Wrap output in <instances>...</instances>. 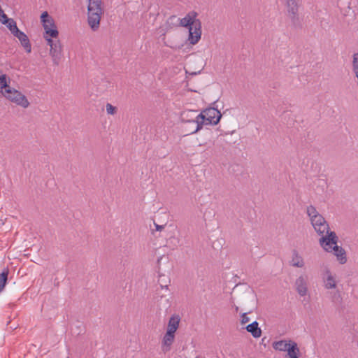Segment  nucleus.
I'll return each instance as SVG.
<instances>
[{"instance_id":"nucleus-1","label":"nucleus","mask_w":358,"mask_h":358,"mask_svg":"<svg viewBox=\"0 0 358 358\" xmlns=\"http://www.w3.org/2000/svg\"><path fill=\"white\" fill-rule=\"evenodd\" d=\"M320 236L319 243L324 250L336 256L340 264L346 263V252L341 246L338 245V237L334 231H328Z\"/></svg>"},{"instance_id":"nucleus-2","label":"nucleus","mask_w":358,"mask_h":358,"mask_svg":"<svg viewBox=\"0 0 358 358\" xmlns=\"http://www.w3.org/2000/svg\"><path fill=\"white\" fill-rule=\"evenodd\" d=\"M221 117L220 111L215 108H208L199 114L195 120H187V122L195 124L196 128L192 133H196L202 128L203 124H217Z\"/></svg>"},{"instance_id":"nucleus-3","label":"nucleus","mask_w":358,"mask_h":358,"mask_svg":"<svg viewBox=\"0 0 358 358\" xmlns=\"http://www.w3.org/2000/svg\"><path fill=\"white\" fill-rule=\"evenodd\" d=\"M196 13H189L185 17L180 20V24L189 29V41L191 44H196L201 38V23L196 19Z\"/></svg>"},{"instance_id":"nucleus-4","label":"nucleus","mask_w":358,"mask_h":358,"mask_svg":"<svg viewBox=\"0 0 358 358\" xmlns=\"http://www.w3.org/2000/svg\"><path fill=\"white\" fill-rule=\"evenodd\" d=\"M87 22L92 31H97L103 14L102 0H87Z\"/></svg>"},{"instance_id":"nucleus-5","label":"nucleus","mask_w":358,"mask_h":358,"mask_svg":"<svg viewBox=\"0 0 358 358\" xmlns=\"http://www.w3.org/2000/svg\"><path fill=\"white\" fill-rule=\"evenodd\" d=\"M306 213L313 229L319 236L329 231L328 222L324 217L319 213L315 206L312 205L307 206Z\"/></svg>"},{"instance_id":"nucleus-6","label":"nucleus","mask_w":358,"mask_h":358,"mask_svg":"<svg viewBox=\"0 0 358 358\" xmlns=\"http://www.w3.org/2000/svg\"><path fill=\"white\" fill-rule=\"evenodd\" d=\"M2 95L8 101L23 108H28L30 104L24 94L11 87L4 90V93Z\"/></svg>"},{"instance_id":"nucleus-7","label":"nucleus","mask_w":358,"mask_h":358,"mask_svg":"<svg viewBox=\"0 0 358 358\" xmlns=\"http://www.w3.org/2000/svg\"><path fill=\"white\" fill-rule=\"evenodd\" d=\"M41 20L45 30V34L49 35L52 38H57L59 35L57 28L53 18L48 12L45 11L41 14Z\"/></svg>"},{"instance_id":"nucleus-8","label":"nucleus","mask_w":358,"mask_h":358,"mask_svg":"<svg viewBox=\"0 0 358 358\" xmlns=\"http://www.w3.org/2000/svg\"><path fill=\"white\" fill-rule=\"evenodd\" d=\"M323 286L326 289H336L338 280L336 275L329 268H325L322 273Z\"/></svg>"},{"instance_id":"nucleus-9","label":"nucleus","mask_w":358,"mask_h":358,"mask_svg":"<svg viewBox=\"0 0 358 358\" xmlns=\"http://www.w3.org/2000/svg\"><path fill=\"white\" fill-rule=\"evenodd\" d=\"M294 288L298 294L303 297L307 295L308 292V277L306 274H301L296 278L294 282Z\"/></svg>"},{"instance_id":"nucleus-10","label":"nucleus","mask_w":358,"mask_h":358,"mask_svg":"<svg viewBox=\"0 0 358 358\" xmlns=\"http://www.w3.org/2000/svg\"><path fill=\"white\" fill-rule=\"evenodd\" d=\"M50 55L52 57L53 64L58 65L60 62L62 56V47L59 41L55 42V45H52L50 50Z\"/></svg>"},{"instance_id":"nucleus-11","label":"nucleus","mask_w":358,"mask_h":358,"mask_svg":"<svg viewBox=\"0 0 358 358\" xmlns=\"http://www.w3.org/2000/svg\"><path fill=\"white\" fill-rule=\"evenodd\" d=\"M20 41L21 45L23 46L27 52L30 53L31 52V45L28 36L22 31H19L14 35Z\"/></svg>"},{"instance_id":"nucleus-12","label":"nucleus","mask_w":358,"mask_h":358,"mask_svg":"<svg viewBox=\"0 0 358 358\" xmlns=\"http://www.w3.org/2000/svg\"><path fill=\"white\" fill-rule=\"evenodd\" d=\"M175 339V334L171 333V331H167L164 334L162 338V350L164 352H168L171 350V346L173 344Z\"/></svg>"},{"instance_id":"nucleus-13","label":"nucleus","mask_w":358,"mask_h":358,"mask_svg":"<svg viewBox=\"0 0 358 358\" xmlns=\"http://www.w3.org/2000/svg\"><path fill=\"white\" fill-rule=\"evenodd\" d=\"M289 264L294 267L303 268L305 266V262L302 256L296 250L292 251V258Z\"/></svg>"},{"instance_id":"nucleus-14","label":"nucleus","mask_w":358,"mask_h":358,"mask_svg":"<svg viewBox=\"0 0 358 358\" xmlns=\"http://www.w3.org/2000/svg\"><path fill=\"white\" fill-rule=\"evenodd\" d=\"M180 322V317L178 315H173L169 320L167 325V331H171L173 334H175L177 329L179 327V324Z\"/></svg>"},{"instance_id":"nucleus-15","label":"nucleus","mask_w":358,"mask_h":358,"mask_svg":"<svg viewBox=\"0 0 358 358\" xmlns=\"http://www.w3.org/2000/svg\"><path fill=\"white\" fill-rule=\"evenodd\" d=\"M0 22L3 24H6L13 35L20 31L17 27L16 22L12 18H8L6 15L5 18L0 17Z\"/></svg>"},{"instance_id":"nucleus-16","label":"nucleus","mask_w":358,"mask_h":358,"mask_svg":"<svg viewBox=\"0 0 358 358\" xmlns=\"http://www.w3.org/2000/svg\"><path fill=\"white\" fill-rule=\"evenodd\" d=\"M287 8L293 22L297 18L298 6L295 0H286Z\"/></svg>"},{"instance_id":"nucleus-17","label":"nucleus","mask_w":358,"mask_h":358,"mask_svg":"<svg viewBox=\"0 0 358 358\" xmlns=\"http://www.w3.org/2000/svg\"><path fill=\"white\" fill-rule=\"evenodd\" d=\"M246 330L250 332L254 338H259L262 336V330L259 327V323L254 321L245 327Z\"/></svg>"},{"instance_id":"nucleus-18","label":"nucleus","mask_w":358,"mask_h":358,"mask_svg":"<svg viewBox=\"0 0 358 358\" xmlns=\"http://www.w3.org/2000/svg\"><path fill=\"white\" fill-rule=\"evenodd\" d=\"M291 345L292 343H287L286 341L281 340L279 341L274 342L273 343V348L275 350L287 351Z\"/></svg>"},{"instance_id":"nucleus-19","label":"nucleus","mask_w":358,"mask_h":358,"mask_svg":"<svg viewBox=\"0 0 358 358\" xmlns=\"http://www.w3.org/2000/svg\"><path fill=\"white\" fill-rule=\"evenodd\" d=\"M8 273L9 271L8 268H4L2 273H0V293L2 292L6 285Z\"/></svg>"},{"instance_id":"nucleus-20","label":"nucleus","mask_w":358,"mask_h":358,"mask_svg":"<svg viewBox=\"0 0 358 358\" xmlns=\"http://www.w3.org/2000/svg\"><path fill=\"white\" fill-rule=\"evenodd\" d=\"M287 351L289 358H298L299 348L296 343L292 342V345Z\"/></svg>"},{"instance_id":"nucleus-21","label":"nucleus","mask_w":358,"mask_h":358,"mask_svg":"<svg viewBox=\"0 0 358 358\" xmlns=\"http://www.w3.org/2000/svg\"><path fill=\"white\" fill-rule=\"evenodd\" d=\"M10 86L8 84L7 76L6 74L0 76V92L1 94L4 93V90L10 88Z\"/></svg>"},{"instance_id":"nucleus-22","label":"nucleus","mask_w":358,"mask_h":358,"mask_svg":"<svg viewBox=\"0 0 358 358\" xmlns=\"http://www.w3.org/2000/svg\"><path fill=\"white\" fill-rule=\"evenodd\" d=\"M352 70L355 76H358V52L352 55Z\"/></svg>"},{"instance_id":"nucleus-23","label":"nucleus","mask_w":358,"mask_h":358,"mask_svg":"<svg viewBox=\"0 0 358 358\" xmlns=\"http://www.w3.org/2000/svg\"><path fill=\"white\" fill-rule=\"evenodd\" d=\"M243 166L238 164H234L229 167V171L235 176L241 174L243 172Z\"/></svg>"},{"instance_id":"nucleus-24","label":"nucleus","mask_w":358,"mask_h":358,"mask_svg":"<svg viewBox=\"0 0 358 358\" xmlns=\"http://www.w3.org/2000/svg\"><path fill=\"white\" fill-rule=\"evenodd\" d=\"M106 108L108 114L114 115L116 113L117 108L110 103H107Z\"/></svg>"},{"instance_id":"nucleus-25","label":"nucleus","mask_w":358,"mask_h":358,"mask_svg":"<svg viewBox=\"0 0 358 358\" xmlns=\"http://www.w3.org/2000/svg\"><path fill=\"white\" fill-rule=\"evenodd\" d=\"M165 278H166L165 275H159V285L162 287V289H163V288L167 289V287H168V285L166 284V281L164 280Z\"/></svg>"},{"instance_id":"nucleus-26","label":"nucleus","mask_w":358,"mask_h":358,"mask_svg":"<svg viewBox=\"0 0 358 358\" xmlns=\"http://www.w3.org/2000/svg\"><path fill=\"white\" fill-rule=\"evenodd\" d=\"M43 37L47 41L48 45H50V48H52V45H55V42L53 41L52 39V37H50V36L44 34Z\"/></svg>"},{"instance_id":"nucleus-27","label":"nucleus","mask_w":358,"mask_h":358,"mask_svg":"<svg viewBox=\"0 0 358 358\" xmlns=\"http://www.w3.org/2000/svg\"><path fill=\"white\" fill-rule=\"evenodd\" d=\"M250 321L249 317L247 315V313H243L241 315V322L242 324H245Z\"/></svg>"},{"instance_id":"nucleus-28","label":"nucleus","mask_w":358,"mask_h":358,"mask_svg":"<svg viewBox=\"0 0 358 358\" xmlns=\"http://www.w3.org/2000/svg\"><path fill=\"white\" fill-rule=\"evenodd\" d=\"M341 297V294L339 292H337L336 294H334V295L332 296L331 301L332 302H335Z\"/></svg>"},{"instance_id":"nucleus-29","label":"nucleus","mask_w":358,"mask_h":358,"mask_svg":"<svg viewBox=\"0 0 358 358\" xmlns=\"http://www.w3.org/2000/svg\"><path fill=\"white\" fill-rule=\"evenodd\" d=\"M155 227H156V229L157 231H161L162 229L164 228V227L163 225H159V224H155Z\"/></svg>"},{"instance_id":"nucleus-30","label":"nucleus","mask_w":358,"mask_h":358,"mask_svg":"<svg viewBox=\"0 0 358 358\" xmlns=\"http://www.w3.org/2000/svg\"><path fill=\"white\" fill-rule=\"evenodd\" d=\"M194 111H192V110H189L188 111L187 113H184L182 115V119L184 120V115L187 114V115H188V113H194Z\"/></svg>"}]
</instances>
